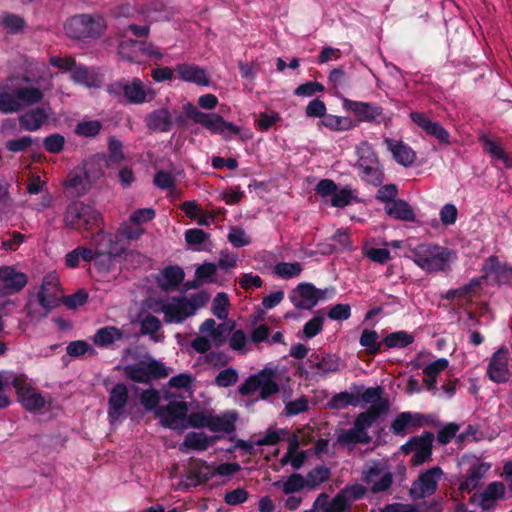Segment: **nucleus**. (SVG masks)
Instances as JSON below:
<instances>
[{"label":"nucleus","mask_w":512,"mask_h":512,"mask_svg":"<svg viewBox=\"0 0 512 512\" xmlns=\"http://www.w3.org/2000/svg\"><path fill=\"white\" fill-rule=\"evenodd\" d=\"M343 109L352 113L360 122H374L383 114L380 106L363 101L342 98Z\"/></svg>","instance_id":"4be33fe9"},{"label":"nucleus","mask_w":512,"mask_h":512,"mask_svg":"<svg viewBox=\"0 0 512 512\" xmlns=\"http://www.w3.org/2000/svg\"><path fill=\"white\" fill-rule=\"evenodd\" d=\"M442 476L443 471L440 467H433L421 473L411 486L410 493L412 497L420 499L433 494Z\"/></svg>","instance_id":"aec40b11"},{"label":"nucleus","mask_w":512,"mask_h":512,"mask_svg":"<svg viewBox=\"0 0 512 512\" xmlns=\"http://www.w3.org/2000/svg\"><path fill=\"white\" fill-rule=\"evenodd\" d=\"M0 23L9 33H15L24 26V20L21 17L10 14L4 15Z\"/></svg>","instance_id":"69168bd1"},{"label":"nucleus","mask_w":512,"mask_h":512,"mask_svg":"<svg viewBox=\"0 0 512 512\" xmlns=\"http://www.w3.org/2000/svg\"><path fill=\"white\" fill-rule=\"evenodd\" d=\"M20 103L16 92L15 84L6 85L0 88V111L12 113L20 110Z\"/></svg>","instance_id":"f704fd0d"},{"label":"nucleus","mask_w":512,"mask_h":512,"mask_svg":"<svg viewBox=\"0 0 512 512\" xmlns=\"http://www.w3.org/2000/svg\"><path fill=\"white\" fill-rule=\"evenodd\" d=\"M414 341V337L406 331H397L387 335L383 343L388 348H404Z\"/></svg>","instance_id":"de8ad7c7"},{"label":"nucleus","mask_w":512,"mask_h":512,"mask_svg":"<svg viewBox=\"0 0 512 512\" xmlns=\"http://www.w3.org/2000/svg\"><path fill=\"white\" fill-rule=\"evenodd\" d=\"M62 296L63 292L60 287L59 277L55 273L47 274L38 292L40 305L46 310H51L58 305Z\"/></svg>","instance_id":"6ab92c4d"},{"label":"nucleus","mask_w":512,"mask_h":512,"mask_svg":"<svg viewBox=\"0 0 512 512\" xmlns=\"http://www.w3.org/2000/svg\"><path fill=\"white\" fill-rule=\"evenodd\" d=\"M119 54L123 59L131 62H142V56L161 59L162 54L152 44L135 40H124L119 45Z\"/></svg>","instance_id":"a211bd4d"},{"label":"nucleus","mask_w":512,"mask_h":512,"mask_svg":"<svg viewBox=\"0 0 512 512\" xmlns=\"http://www.w3.org/2000/svg\"><path fill=\"white\" fill-rule=\"evenodd\" d=\"M239 375L236 369L226 368L219 372L215 378V383L219 387H230L238 381Z\"/></svg>","instance_id":"13d9d810"},{"label":"nucleus","mask_w":512,"mask_h":512,"mask_svg":"<svg viewBox=\"0 0 512 512\" xmlns=\"http://www.w3.org/2000/svg\"><path fill=\"white\" fill-rule=\"evenodd\" d=\"M309 409V400L306 396H301L295 400L285 403V414L288 416L303 413Z\"/></svg>","instance_id":"6e6d98bb"},{"label":"nucleus","mask_w":512,"mask_h":512,"mask_svg":"<svg viewBox=\"0 0 512 512\" xmlns=\"http://www.w3.org/2000/svg\"><path fill=\"white\" fill-rule=\"evenodd\" d=\"M15 88L21 109L26 106L36 104L43 98L42 91L36 87H24L15 85Z\"/></svg>","instance_id":"58836bf2"},{"label":"nucleus","mask_w":512,"mask_h":512,"mask_svg":"<svg viewBox=\"0 0 512 512\" xmlns=\"http://www.w3.org/2000/svg\"><path fill=\"white\" fill-rule=\"evenodd\" d=\"M200 335L192 342L191 347L198 353H206L212 347H220L226 341L224 324L217 325L212 318L206 319L199 327Z\"/></svg>","instance_id":"6e6552de"},{"label":"nucleus","mask_w":512,"mask_h":512,"mask_svg":"<svg viewBox=\"0 0 512 512\" xmlns=\"http://www.w3.org/2000/svg\"><path fill=\"white\" fill-rule=\"evenodd\" d=\"M449 366V361L446 358H439L423 369L424 378L423 382L428 390L436 388L437 377Z\"/></svg>","instance_id":"2f4dec72"},{"label":"nucleus","mask_w":512,"mask_h":512,"mask_svg":"<svg viewBox=\"0 0 512 512\" xmlns=\"http://www.w3.org/2000/svg\"><path fill=\"white\" fill-rule=\"evenodd\" d=\"M146 123L151 130L166 132L172 126V115L167 109L162 108L149 114Z\"/></svg>","instance_id":"72a5a7b5"},{"label":"nucleus","mask_w":512,"mask_h":512,"mask_svg":"<svg viewBox=\"0 0 512 512\" xmlns=\"http://www.w3.org/2000/svg\"><path fill=\"white\" fill-rule=\"evenodd\" d=\"M160 400L158 391L154 389H147L140 395L141 404L146 410H153L156 408Z\"/></svg>","instance_id":"774afa93"},{"label":"nucleus","mask_w":512,"mask_h":512,"mask_svg":"<svg viewBox=\"0 0 512 512\" xmlns=\"http://www.w3.org/2000/svg\"><path fill=\"white\" fill-rule=\"evenodd\" d=\"M67 354L71 357H80L86 353L94 354L95 350L83 340L73 341L66 348Z\"/></svg>","instance_id":"bf43d9fd"},{"label":"nucleus","mask_w":512,"mask_h":512,"mask_svg":"<svg viewBox=\"0 0 512 512\" xmlns=\"http://www.w3.org/2000/svg\"><path fill=\"white\" fill-rule=\"evenodd\" d=\"M379 415L380 409L376 406H371L367 411L358 415L354 425L362 431H367V429L376 421Z\"/></svg>","instance_id":"3c124183"},{"label":"nucleus","mask_w":512,"mask_h":512,"mask_svg":"<svg viewBox=\"0 0 512 512\" xmlns=\"http://www.w3.org/2000/svg\"><path fill=\"white\" fill-rule=\"evenodd\" d=\"M47 114L43 109L37 108L20 116V125L24 130L36 131L46 121Z\"/></svg>","instance_id":"e433bc0d"},{"label":"nucleus","mask_w":512,"mask_h":512,"mask_svg":"<svg viewBox=\"0 0 512 512\" xmlns=\"http://www.w3.org/2000/svg\"><path fill=\"white\" fill-rule=\"evenodd\" d=\"M330 476V470L324 466H318L309 471L304 477L306 487L315 488L325 482Z\"/></svg>","instance_id":"8fccbe9b"},{"label":"nucleus","mask_w":512,"mask_h":512,"mask_svg":"<svg viewBox=\"0 0 512 512\" xmlns=\"http://www.w3.org/2000/svg\"><path fill=\"white\" fill-rule=\"evenodd\" d=\"M210 410H198L191 412L187 417V427L207 428L211 416Z\"/></svg>","instance_id":"5fc2aeb1"},{"label":"nucleus","mask_w":512,"mask_h":512,"mask_svg":"<svg viewBox=\"0 0 512 512\" xmlns=\"http://www.w3.org/2000/svg\"><path fill=\"white\" fill-rule=\"evenodd\" d=\"M354 199L353 192L348 188L336 189L330 203L334 207H345L349 205Z\"/></svg>","instance_id":"052dcab7"},{"label":"nucleus","mask_w":512,"mask_h":512,"mask_svg":"<svg viewBox=\"0 0 512 512\" xmlns=\"http://www.w3.org/2000/svg\"><path fill=\"white\" fill-rule=\"evenodd\" d=\"M359 342L369 354H377L380 351L381 342L378 333L374 330H363Z\"/></svg>","instance_id":"09e8293b"},{"label":"nucleus","mask_w":512,"mask_h":512,"mask_svg":"<svg viewBox=\"0 0 512 512\" xmlns=\"http://www.w3.org/2000/svg\"><path fill=\"white\" fill-rule=\"evenodd\" d=\"M98 237L99 240H97L95 250L79 246L70 251L65 257L66 266L69 268H76L78 267L80 260L88 262L95 259L96 262H99L102 257L107 258L110 262L111 257L118 253L112 237L108 234H104L103 232L99 233Z\"/></svg>","instance_id":"20e7f679"},{"label":"nucleus","mask_w":512,"mask_h":512,"mask_svg":"<svg viewBox=\"0 0 512 512\" xmlns=\"http://www.w3.org/2000/svg\"><path fill=\"white\" fill-rule=\"evenodd\" d=\"M212 443V439L202 432H190L186 435L183 446L193 450H205Z\"/></svg>","instance_id":"a18cd8bd"},{"label":"nucleus","mask_w":512,"mask_h":512,"mask_svg":"<svg viewBox=\"0 0 512 512\" xmlns=\"http://www.w3.org/2000/svg\"><path fill=\"white\" fill-rule=\"evenodd\" d=\"M505 486L501 482L490 483L480 496V505L483 508H490L493 501L501 498L504 494Z\"/></svg>","instance_id":"c03bdc74"},{"label":"nucleus","mask_w":512,"mask_h":512,"mask_svg":"<svg viewBox=\"0 0 512 512\" xmlns=\"http://www.w3.org/2000/svg\"><path fill=\"white\" fill-rule=\"evenodd\" d=\"M64 222L69 228L84 234L93 229H100L103 218L94 207L83 202H73L65 211Z\"/></svg>","instance_id":"7ed1b4c3"},{"label":"nucleus","mask_w":512,"mask_h":512,"mask_svg":"<svg viewBox=\"0 0 512 512\" xmlns=\"http://www.w3.org/2000/svg\"><path fill=\"white\" fill-rule=\"evenodd\" d=\"M94 166V162H87L83 173L73 172L69 175L66 185L72 195H83L90 188L91 184L101 176V170L94 169Z\"/></svg>","instance_id":"dca6fc26"},{"label":"nucleus","mask_w":512,"mask_h":512,"mask_svg":"<svg viewBox=\"0 0 512 512\" xmlns=\"http://www.w3.org/2000/svg\"><path fill=\"white\" fill-rule=\"evenodd\" d=\"M140 326L142 334L149 335L153 341L159 342L163 339V334L159 333L161 322L157 317L146 315L141 320Z\"/></svg>","instance_id":"37998d69"},{"label":"nucleus","mask_w":512,"mask_h":512,"mask_svg":"<svg viewBox=\"0 0 512 512\" xmlns=\"http://www.w3.org/2000/svg\"><path fill=\"white\" fill-rule=\"evenodd\" d=\"M65 144V138L60 134H52L44 139L43 146L50 153H59Z\"/></svg>","instance_id":"0e129e2a"},{"label":"nucleus","mask_w":512,"mask_h":512,"mask_svg":"<svg viewBox=\"0 0 512 512\" xmlns=\"http://www.w3.org/2000/svg\"><path fill=\"white\" fill-rule=\"evenodd\" d=\"M321 123L326 128L337 132L348 131L355 127V123L351 118L332 114H326Z\"/></svg>","instance_id":"ea45409f"},{"label":"nucleus","mask_w":512,"mask_h":512,"mask_svg":"<svg viewBox=\"0 0 512 512\" xmlns=\"http://www.w3.org/2000/svg\"><path fill=\"white\" fill-rule=\"evenodd\" d=\"M362 480L373 493H378L390 488L393 476L386 462L371 461L362 471Z\"/></svg>","instance_id":"f8f14e48"},{"label":"nucleus","mask_w":512,"mask_h":512,"mask_svg":"<svg viewBox=\"0 0 512 512\" xmlns=\"http://www.w3.org/2000/svg\"><path fill=\"white\" fill-rule=\"evenodd\" d=\"M101 123L97 120L84 121L77 125L76 133L85 137H93L97 135L101 130Z\"/></svg>","instance_id":"680f3d73"},{"label":"nucleus","mask_w":512,"mask_h":512,"mask_svg":"<svg viewBox=\"0 0 512 512\" xmlns=\"http://www.w3.org/2000/svg\"><path fill=\"white\" fill-rule=\"evenodd\" d=\"M285 429L267 430L266 433L257 440L258 445H274L287 436Z\"/></svg>","instance_id":"e2e57ef3"},{"label":"nucleus","mask_w":512,"mask_h":512,"mask_svg":"<svg viewBox=\"0 0 512 512\" xmlns=\"http://www.w3.org/2000/svg\"><path fill=\"white\" fill-rule=\"evenodd\" d=\"M360 399L358 396L348 392H341L335 395L331 400V406L336 409H342L349 405L358 406Z\"/></svg>","instance_id":"4d7b16f0"},{"label":"nucleus","mask_w":512,"mask_h":512,"mask_svg":"<svg viewBox=\"0 0 512 512\" xmlns=\"http://www.w3.org/2000/svg\"><path fill=\"white\" fill-rule=\"evenodd\" d=\"M433 434L425 433L418 437L411 438L401 447L405 454L412 453L411 462L414 466H418L426 462L432 453Z\"/></svg>","instance_id":"f3484780"},{"label":"nucleus","mask_w":512,"mask_h":512,"mask_svg":"<svg viewBox=\"0 0 512 512\" xmlns=\"http://www.w3.org/2000/svg\"><path fill=\"white\" fill-rule=\"evenodd\" d=\"M422 424V417L419 414L403 412L397 415L391 424V430L394 434L404 435L412 427Z\"/></svg>","instance_id":"c756f323"},{"label":"nucleus","mask_w":512,"mask_h":512,"mask_svg":"<svg viewBox=\"0 0 512 512\" xmlns=\"http://www.w3.org/2000/svg\"><path fill=\"white\" fill-rule=\"evenodd\" d=\"M273 486L282 488L285 494H292L305 488L306 482L301 474L294 473L285 480L274 482Z\"/></svg>","instance_id":"79ce46f5"},{"label":"nucleus","mask_w":512,"mask_h":512,"mask_svg":"<svg viewBox=\"0 0 512 512\" xmlns=\"http://www.w3.org/2000/svg\"><path fill=\"white\" fill-rule=\"evenodd\" d=\"M124 338V332L115 326H106L98 329L92 337L93 343L101 348H108Z\"/></svg>","instance_id":"cd10ccee"},{"label":"nucleus","mask_w":512,"mask_h":512,"mask_svg":"<svg viewBox=\"0 0 512 512\" xmlns=\"http://www.w3.org/2000/svg\"><path fill=\"white\" fill-rule=\"evenodd\" d=\"M385 211L390 216L403 221H414L415 219L413 209L402 200L387 203Z\"/></svg>","instance_id":"4c0bfd02"},{"label":"nucleus","mask_w":512,"mask_h":512,"mask_svg":"<svg viewBox=\"0 0 512 512\" xmlns=\"http://www.w3.org/2000/svg\"><path fill=\"white\" fill-rule=\"evenodd\" d=\"M75 62V59L70 56H52L49 59L50 65L62 72H71L73 67H75Z\"/></svg>","instance_id":"338daca9"},{"label":"nucleus","mask_w":512,"mask_h":512,"mask_svg":"<svg viewBox=\"0 0 512 512\" xmlns=\"http://www.w3.org/2000/svg\"><path fill=\"white\" fill-rule=\"evenodd\" d=\"M302 270V265L298 262H278L273 267L274 274L284 279L297 277Z\"/></svg>","instance_id":"49530a36"},{"label":"nucleus","mask_w":512,"mask_h":512,"mask_svg":"<svg viewBox=\"0 0 512 512\" xmlns=\"http://www.w3.org/2000/svg\"><path fill=\"white\" fill-rule=\"evenodd\" d=\"M128 388L123 383L116 384L109 393L108 419L111 424L118 422L124 414L128 403Z\"/></svg>","instance_id":"393cba45"},{"label":"nucleus","mask_w":512,"mask_h":512,"mask_svg":"<svg viewBox=\"0 0 512 512\" xmlns=\"http://www.w3.org/2000/svg\"><path fill=\"white\" fill-rule=\"evenodd\" d=\"M183 109L186 115L195 123L200 124L212 134L222 136L224 140H229L233 135H240L242 132L240 126L226 121L221 115L204 113L190 102L184 104Z\"/></svg>","instance_id":"f03ea898"},{"label":"nucleus","mask_w":512,"mask_h":512,"mask_svg":"<svg viewBox=\"0 0 512 512\" xmlns=\"http://www.w3.org/2000/svg\"><path fill=\"white\" fill-rule=\"evenodd\" d=\"M153 310L156 313H163L164 320L167 323H181L186 318L192 316L196 312L197 307L186 297H176L156 302Z\"/></svg>","instance_id":"9d476101"},{"label":"nucleus","mask_w":512,"mask_h":512,"mask_svg":"<svg viewBox=\"0 0 512 512\" xmlns=\"http://www.w3.org/2000/svg\"><path fill=\"white\" fill-rule=\"evenodd\" d=\"M357 153V168L361 179L369 184L380 185L383 181V172L372 146L363 142L358 146Z\"/></svg>","instance_id":"0eeeda50"},{"label":"nucleus","mask_w":512,"mask_h":512,"mask_svg":"<svg viewBox=\"0 0 512 512\" xmlns=\"http://www.w3.org/2000/svg\"><path fill=\"white\" fill-rule=\"evenodd\" d=\"M235 421L236 414L234 412L228 411L221 415H216L211 412L207 429L212 432L231 433L235 428Z\"/></svg>","instance_id":"7c9ffc66"},{"label":"nucleus","mask_w":512,"mask_h":512,"mask_svg":"<svg viewBox=\"0 0 512 512\" xmlns=\"http://www.w3.org/2000/svg\"><path fill=\"white\" fill-rule=\"evenodd\" d=\"M371 440L367 431L358 429L355 425L353 428L341 431L337 436V441L343 446H354L358 443H369Z\"/></svg>","instance_id":"c9c22d12"},{"label":"nucleus","mask_w":512,"mask_h":512,"mask_svg":"<svg viewBox=\"0 0 512 512\" xmlns=\"http://www.w3.org/2000/svg\"><path fill=\"white\" fill-rule=\"evenodd\" d=\"M105 20L99 15L80 14L65 24L66 34L74 39L96 38L106 30Z\"/></svg>","instance_id":"423d86ee"},{"label":"nucleus","mask_w":512,"mask_h":512,"mask_svg":"<svg viewBox=\"0 0 512 512\" xmlns=\"http://www.w3.org/2000/svg\"><path fill=\"white\" fill-rule=\"evenodd\" d=\"M484 150L488 152L493 159L500 160L502 163L509 167L511 165L509 155L505 152L502 145L487 136L481 137Z\"/></svg>","instance_id":"a19ab883"},{"label":"nucleus","mask_w":512,"mask_h":512,"mask_svg":"<svg viewBox=\"0 0 512 512\" xmlns=\"http://www.w3.org/2000/svg\"><path fill=\"white\" fill-rule=\"evenodd\" d=\"M187 412L188 407L185 402L173 401L165 407H159L155 411V414L164 427L174 430H184L187 428Z\"/></svg>","instance_id":"ddd939ff"},{"label":"nucleus","mask_w":512,"mask_h":512,"mask_svg":"<svg viewBox=\"0 0 512 512\" xmlns=\"http://www.w3.org/2000/svg\"><path fill=\"white\" fill-rule=\"evenodd\" d=\"M28 282L26 274L12 266L0 267V296L11 295L22 290Z\"/></svg>","instance_id":"b1692460"},{"label":"nucleus","mask_w":512,"mask_h":512,"mask_svg":"<svg viewBox=\"0 0 512 512\" xmlns=\"http://www.w3.org/2000/svg\"><path fill=\"white\" fill-rule=\"evenodd\" d=\"M488 377L496 383L507 382L510 377L509 352L505 347L499 348L490 358L487 366Z\"/></svg>","instance_id":"5701e85b"},{"label":"nucleus","mask_w":512,"mask_h":512,"mask_svg":"<svg viewBox=\"0 0 512 512\" xmlns=\"http://www.w3.org/2000/svg\"><path fill=\"white\" fill-rule=\"evenodd\" d=\"M229 298L224 292L218 293L212 303V312L220 320L228 317Z\"/></svg>","instance_id":"864d4df0"},{"label":"nucleus","mask_w":512,"mask_h":512,"mask_svg":"<svg viewBox=\"0 0 512 512\" xmlns=\"http://www.w3.org/2000/svg\"><path fill=\"white\" fill-rule=\"evenodd\" d=\"M184 279V271L180 267H166L158 277V283L164 290L176 289Z\"/></svg>","instance_id":"473e14b6"},{"label":"nucleus","mask_w":512,"mask_h":512,"mask_svg":"<svg viewBox=\"0 0 512 512\" xmlns=\"http://www.w3.org/2000/svg\"><path fill=\"white\" fill-rule=\"evenodd\" d=\"M238 390L243 396H249L258 392L260 399H267L279 392V385L276 382V370L271 367L263 368L258 373L250 375L239 386Z\"/></svg>","instance_id":"39448f33"},{"label":"nucleus","mask_w":512,"mask_h":512,"mask_svg":"<svg viewBox=\"0 0 512 512\" xmlns=\"http://www.w3.org/2000/svg\"><path fill=\"white\" fill-rule=\"evenodd\" d=\"M325 291L316 289L310 283H300L290 294L289 298L295 307L311 309L319 300L325 298Z\"/></svg>","instance_id":"412c9836"},{"label":"nucleus","mask_w":512,"mask_h":512,"mask_svg":"<svg viewBox=\"0 0 512 512\" xmlns=\"http://www.w3.org/2000/svg\"><path fill=\"white\" fill-rule=\"evenodd\" d=\"M177 78L181 81L193 83L198 86H210L211 80L208 72L195 64L180 63L175 66Z\"/></svg>","instance_id":"a878e982"},{"label":"nucleus","mask_w":512,"mask_h":512,"mask_svg":"<svg viewBox=\"0 0 512 512\" xmlns=\"http://www.w3.org/2000/svg\"><path fill=\"white\" fill-rule=\"evenodd\" d=\"M124 374L134 382L148 383L153 378H163L171 373V369L153 358L143 359L123 368Z\"/></svg>","instance_id":"1a4fd4ad"},{"label":"nucleus","mask_w":512,"mask_h":512,"mask_svg":"<svg viewBox=\"0 0 512 512\" xmlns=\"http://www.w3.org/2000/svg\"><path fill=\"white\" fill-rule=\"evenodd\" d=\"M412 261L422 270L432 273L445 271L455 260V253L443 246L421 243L410 249Z\"/></svg>","instance_id":"f257e3e1"},{"label":"nucleus","mask_w":512,"mask_h":512,"mask_svg":"<svg viewBox=\"0 0 512 512\" xmlns=\"http://www.w3.org/2000/svg\"><path fill=\"white\" fill-rule=\"evenodd\" d=\"M248 343H249V338L243 330L237 329L231 333L230 338H229V347L233 351L245 354L248 350L247 349Z\"/></svg>","instance_id":"603ef678"},{"label":"nucleus","mask_w":512,"mask_h":512,"mask_svg":"<svg viewBox=\"0 0 512 512\" xmlns=\"http://www.w3.org/2000/svg\"><path fill=\"white\" fill-rule=\"evenodd\" d=\"M384 143L397 163L405 167L411 166L416 159L415 151L400 140L386 138Z\"/></svg>","instance_id":"bb28decb"},{"label":"nucleus","mask_w":512,"mask_h":512,"mask_svg":"<svg viewBox=\"0 0 512 512\" xmlns=\"http://www.w3.org/2000/svg\"><path fill=\"white\" fill-rule=\"evenodd\" d=\"M109 91L119 100L132 104H141L153 98L151 89L138 78L131 82L112 84Z\"/></svg>","instance_id":"9b49d317"},{"label":"nucleus","mask_w":512,"mask_h":512,"mask_svg":"<svg viewBox=\"0 0 512 512\" xmlns=\"http://www.w3.org/2000/svg\"><path fill=\"white\" fill-rule=\"evenodd\" d=\"M349 507L347 499L342 492L328 501V496L324 493L320 494L314 501V508L321 512H344Z\"/></svg>","instance_id":"c85d7f7f"},{"label":"nucleus","mask_w":512,"mask_h":512,"mask_svg":"<svg viewBox=\"0 0 512 512\" xmlns=\"http://www.w3.org/2000/svg\"><path fill=\"white\" fill-rule=\"evenodd\" d=\"M460 465L467 467V474L464 476L459 486L461 491L466 492H471L476 489L491 467L489 463L482 462L474 456L463 457Z\"/></svg>","instance_id":"4468645a"},{"label":"nucleus","mask_w":512,"mask_h":512,"mask_svg":"<svg viewBox=\"0 0 512 512\" xmlns=\"http://www.w3.org/2000/svg\"><path fill=\"white\" fill-rule=\"evenodd\" d=\"M16 389L19 402L28 411H39L46 404L45 398L24 376H17L12 382Z\"/></svg>","instance_id":"2eb2a0df"}]
</instances>
